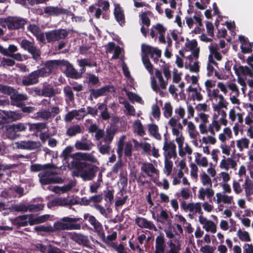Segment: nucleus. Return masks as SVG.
Returning <instances> with one entry per match:
<instances>
[{
	"instance_id": "obj_40",
	"label": "nucleus",
	"mask_w": 253,
	"mask_h": 253,
	"mask_svg": "<svg viewBox=\"0 0 253 253\" xmlns=\"http://www.w3.org/2000/svg\"><path fill=\"white\" fill-rule=\"evenodd\" d=\"M148 130L150 133L153 135L156 139L160 140L161 136L158 132V126L155 124H150L148 126Z\"/></svg>"
},
{
	"instance_id": "obj_35",
	"label": "nucleus",
	"mask_w": 253,
	"mask_h": 253,
	"mask_svg": "<svg viewBox=\"0 0 253 253\" xmlns=\"http://www.w3.org/2000/svg\"><path fill=\"white\" fill-rule=\"evenodd\" d=\"M82 129L81 126L79 125H75L70 126L67 129L66 134L70 137H72L77 134L80 133Z\"/></svg>"
},
{
	"instance_id": "obj_50",
	"label": "nucleus",
	"mask_w": 253,
	"mask_h": 253,
	"mask_svg": "<svg viewBox=\"0 0 253 253\" xmlns=\"http://www.w3.org/2000/svg\"><path fill=\"white\" fill-rule=\"evenodd\" d=\"M132 144L131 142H126L124 145V155L126 157H131L132 155Z\"/></svg>"
},
{
	"instance_id": "obj_54",
	"label": "nucleus",
	"mask_w": 253,
	"mask_h": 253,
	"mask_svg": "<svg viewBox=\"0 0 253 253\" xmlns=\"http://www.w3.org/2000/svg\"><path fill=\"white\" fill-rule=\"evenodd\" d=\"M15 64V61L12 58L3 57L0 61V65L3 67H12Z\"/></svg>"
},
{
	"instance_id": "obj_37",
	"label": "nucleus",
	"mask_w": 253,
	"mask_h": 253,
	"mask_svg": "<svg viewBox=\"0 0 253 253\" xmlns=\"http://www.w3.org/2000/svg\"><path fill=\"white\" fill-rule=\"evenodd\" d=\"M219 101L217 105L213 106V110L218 112L222 108H227L228 102H226L222 95L219 94L218 96Z\"/></svg>"
},
{
	"instance_id": "obj_24",
	"label": "nucleus",
	"mask_w": 253,
	"mask_h": 253,
	"mask_svg": "<svg viewBox=\"0 0 253 253\" xmlns=\"http://www.w3.org/2000/svg\"><path fill=\"white\" fill-rule=\"evenodd\" d=\"M141 50L144 54H146L148 56L149 55L150 53H153L158 57L161 56V50L157 47H152L150 45L142 44L141 45Z\"/></svg>"
},
{
	"instance_id": "obj_49",
	"label": "nucleus",
	"mask_w": 253,
	"mask_h": 253,
	"mask_svg": "<svg viewBox=\"0 0 253 253\" xmlns=\"http://www.w3.org/2000/svg\"><path fill=\"white\" fill-rule=\"evenodd\" d=\"M250 141L247 138H241L237 141V146L240 151H243L245 148H249Z\"/></svg>"
},
{
	"instance_id": "obj_26",
	"label": "nucleus",
	"mask_w": 253,
	"mask_h": 253,
	"mask_svg": "<svg viewBox=\"0 0 253 253\" xmlns=\"http://www.w3.org/2000/svg\"><path fill=\"white\" fill-rule=\"evenodd\" d=\"M167 29L164 27V26L160 24L157 23L155 25H153L151 30L150 35L152 38H155L156 39L157 38V35L155 33V31H157L159 35L165 34L166 32Z\"/></svg>"
},
{
	"instance_id": "obj_42",
	"label": "nucleus",
	"mask_w": 253,
	"mask_h": 253,
	"mask_svg": "<svg viewBox=\"0 0 253 253\" xmlns=\"http://www.w3.org/2000/svg\"><path fill=\"white\" fill-rule=\"evenodd\" d=\"M9 210L11 211L27 212L28 211V207L24 204H20L11 206L9 208Z\"/></svg>"
},
{
	"instance_id": "obj_28",
	"label": "nucleus",
	"mask_w": 253,
	"mask_h": 253,
	"mask_svg": "<svg viewBox=\"0 0 253 253\" xmlns=\"http://www.w3.org/2000/svg\"><path fill=\"white\" fill-rule=\"evenodd\" d=\"M39 143L33 141H21L19 144V147L23 149L34 150L39 147Z\"/></svg>"
},
{
	"instance_id": "obj_22",
	"label": "nucleus",
	"mask_w": 253,
	"mask_h": 253,
	"mask_svg": "<svg viewBox=\"0 0 253 253\" xmlns=\"http://www.w3.org/2000/svg\"><path fill=\"white\" fill-rule=\"evenodd\" d=\"M165 238L163 234H160L156 238L155 253H164L165 249Z\"/></svg>"
},
{
	"instance_id": "obj_63",
	"label": "nucleus",
	"mask_w": 253,
	"mask_h": 253,
	"mask_svg": "<svg viewBox=\"0 0 253 253\" xmlns=\"http://www.w3.org/2000/svg\"><path fill=\"white\" fill-rule=\"evenodd\" d=\"M110 144L111 143H105V144L101 145L99 148V152L102 155L109 154L111 149L110 146Z\"/></svg>"
},
{
	"instance_id": "obj_11",
	"label": "nucleus",
	"mask_w": 253,
	"mask_h": 253,
	"mask_svg": "<svg viewBox=\"0 0 253 253\" xmlns=\"http://www.w3.org/2000/svg\"><path fill=\"white\" fill-rule=\"evenodd\" d=\"M176 147V145L173 141H169L166 137L163 147L165 158H176L177 156Z\"/></svg>"
},
{
	"instance_id": "obj_38",
	"label": "nucleus",
	"mask_w": 253,
	"mask_h": 253,
	"mask_svg": "<svg viewBox=\"0 0 253 253\" xmlns=\"http://www.w3.org/2000/svg\"><path fill=\"white\" fill-rule=\"evenodd\" d=\"M22 117L21 113L17 111H7V123L20 120Z\"/></svg>"
},
{
	"instance_id": "obj_51",
	"label": "nucleus",
	"mask_w": 253,
	"mask_h": 253,
	"mask_svg": "<svg viewBox=\"0 0 253 253\" xmlns=\"http://www.w3.org/2000/svg\"><path fill=\"white\" fill-rule=\"evenodd\" d=\"M20 45L22 48L27 50L28 52L31 50V49H32L34 46H35L33 42H31L27 39L22 40Z\"/></svg>"
},
{
	"instance_id": "obj_7",
	"label": "nucleus",
	"mask_w": 253,
	"mask_h": 253,
	"mask_svg": "<svg viewBox=\"0 0 253 253\" xmlns=\"http://www.w3.org/2000/svg\"><path fill=\"white\" fill-rule=\"evenodd\" d=\"M84 220H87L89 223L93 227L94 231L97 233L101 239L105 240V232L101 223L99 222L93 215L89 213H85L84 215Z\"/></svg>"
},
{
	"instance_id": "obj_16",
	"label": "nucleus",
	"mask_w": 253,
	"mask_h": 253,
	"mask_svg": "<svg viewBox=\"0 0 253 253\" xmlns=\"http://www.w3.org/2000/svg\"><path fill=\"white\" fill-rule=\"evenodd\" d=\"M71 239L79 245L86 247H90V242L87 236L83 234L74 233L71 236Z\"/></svg>"
},
{
	"instance_id": "obj_32",
	"label": "nucleus",
	"mask_w": 253,
	"mask_h": 253,
	"mask_svg": "<svg viewBox=\"0 0 253 253\" xmlns=\"http://www.w3.org/2000/svg\"><path fill=\"white\" fill-rule=\"evenodd\" d=\"M63 92L66 101L74 102L75 97L72 87L69 85L65 86L63 88Z\"/></svg>"
},
{
	"instance_id": "obj_13",
	"label": "nucleus",
	"mask_w": 253,
	"mask_h": 253,
	"mask_svg": "<svg viewBox=\"0 0 253 253\" xmlns=\"http://www.w3.org/2000/svg\"><path fill=\"white\" fill-rule=\"evenodd\" d=\"M13 105L18 107L25 105V102L28 99V96L25 94L14 93L10 96Z\"/></svg>"
},
{
	"instance_id": "obj_43",
	"label": "nucleus",
	"mask_w": 253,
	"mask_h": 253,
	"mask_svg": "<svg viewBox=\"0 0 253 253\" xmlns=\"http://www.w3.org/2000/svg\"><path fill=\"white\" fill-rule=\"evenodd\" d=\"M67 227L65 222L62 221L60 219V221L54 222L53 226H52V231L51 232L53 233L59 230H67Z\"/></svg>"
},
{
	"instance_id": "obj_52",
	"label": "nucleus",
	"mask_w": 253,
	"mask_h": 253,
	"mask_svg": "<svg viewBox=\"0 0 253 253\" xmlns=\"http://www.w3.org/2000/svg\"><path fill=\"white\" fill-rule=\"evenodd\" d=\"M135 177L139 185L143 186L146 184L149 183V181L145 179L146 175L143 172L139 173L137 175H135Z\"/></svg>"
},
{
	"instance_id": "obj_34",
	"label": "nucleus",
	"mask_w": 253,
	"mask_h": 253,
	"mask_svg": "<svg viewBox=\"0 0 253 253\" xmlns=\"http://www.w3.org/2000/svg\"><path fill=\"white\" fill-rule=\"evenodd\" d=\"M217 198L216 203L219 204L223 202L224 204H231L233 200L232 196H229L225 194H222L221 193H217L216 194Z\"/></svg>"
},
{
	"instance_id": "obj_53",
	"label": "nucleus",
	"mask_w": 253,
	"mask_h": 253,
	"mask_svg": "<svg viewBox=\"0 0 253 253\" xmlns=\"http://www.w3.org/2000/svg\"><path fill=\"white\" fill-rule=\"evenodd\" d=\"M102 96H106L109 93L115 92V89L113 85L108 84L100 88Z\"/></svg>"
},
{
	"instance_id": "obj_56",
	"label": "nucleus",
	"mask_w": 253,
	"mask_h": 253,
	"mask_svg": "<svg viewBox=\"0 0 253 253\" xmlns=\"http://www.w3.org/2000/svg\"><path fill=\"white\" fill-rule=\"evenodd\" d=\"M201 179L203 185H209L210 187H211L212 183L211 179L205 172H203V174H201Z\"/></svg>"
},
{
	"instance_id": "obj_41",
	"label": "nucleus",
	"mask_w": 253,
	"mask_h": 253,
	"mask_svg": "<svg viewBox=\"0 0 253 253\" xmlns=\"http://www.w3.org/2000/svg\"><path fill=\"white\" fill-rule=\"evenodd\" d=\"M142 61L147 71L150 74H152L153 73V66L149 59L148 56L144 54L142 57Z\"/></svg>"
},
{
	"instance_id": "obj_39",
	"label": "nucleus",
	"mask_w": 253,
	"mask_h": 253,
	"mask_svg": "<svg viewBox=\"0 0 253 253\" xmlns=\"http://www.w3.org/2000/svg\"><path fill=\"white\" fill-rule=\"evenodd\" d=\"M245 191L247 197H249L253 194V184L252 180L247 176L245 181Z\"/></svg>"
},
{
	"instance_id": "obj_29",
	"label": "nucleus",
	"mask_w": 253,
	"mask_h": 253,
	"mask_svg": "<svg viewBox=\"0 0 253 253\" xmlns=\"http://www.w3.org/2000/svg\"><path fill=\"white\" fill-rule=\"evenodd\" d=\"M0 53L4 56L10 57L12 58L14 61H22V57L20 53H10L8 52L6 48H4L2 45L0 44Z\"/></svg>"
},
{
	"instance_id": "obj_59",
	"label": "nucleus",
	"mask_w": 253,
	"mask_h": 253,
	"mask_svg": "<svg viewBox=\"0 0 253 253\" xmlns=\"http://www.w3.org/2000/svg\"><path fill=\"white\" fill-rule=\"evenodd\" d=\"M34 230L38 232H43L46 233H51V231H52L51 225L44 226L43 225L36 226Z\"/></svg>"
},
{
	"instance_id": "obj_3",
	"label": "nucleus",
	"mask_w": 253,
	"mask_h": 253,
	"mask_svg": "<svg viewBox=\"0 0 253 253\" xmlns=\"http://www.w3.org/2000/svg\"><path fill=\"white\" fill-rule=\"evenodd\" d=\"M27 22L26 19L18 16H8L0 19V24L2 27L7 28L10 30L23 29Z\"/></svg>"
},
{
	"instance_id": "obj_62",
	"label": "nucleus",
	"mask_w": 253,
	"mask_h": 253,
	"mask_svg": "<svg viewBox=\"0 0 253 253\" xmlns=\"http://www.w3.org/2000/svg\"><path fill=\"white\" fill-rule=\"evenodd\" d=\"M28 211L31 212H36L43 210V205L41 204L30 205L28 206Z\"/></svg>"
},
{
	"instance_id": "obj_25",
	"label": "nucleus",
	"mask_w": 253,
	"mask_h": 253,
	"mask_svg": "<svg viewBox=\"0 0 253 253\" xmlns=\"http://www.w3.org/2000/svg\"><path fill=\"white\" fill-rule=\"evenodd\" d=\"M42 91V96L51 97L55 95V91L53 87L46 82L43 83Z\"/></svg>"
},
{
	"instance_id": "obj_57",
	"label": "nucleus",
	"mask_w": 253,
	"mask_h": 253,
	"mask_svg": "<svg viewBox=\"0 0 253 253\" xmlns=\"http://www.w3.org/2000/svg\"><path fill=\"white\" fill-rule=\"evenodd\" d=\"M164 114L165 117L169 118L171 116L172 113V107L169 102H166L164 105Z\"/></svg>"
},
{
	"instance_id": "obj_19",
	"label": "nucleus",
	"mask_w": 253,
	"mask_h": 253,
	"mask_svg": "<svg viewBox=\"0 0 253 253\" xmlns=\"http://www.w3.org/2000/svg\"><path fill=\"white\" fill-rule=\"evenodd\" d=\"M141 170L147 176L151 177L152 173L158 176L159 171L152 163H143L141 167Z\"/></svg>"
},
{
	"instance_id": "obj_46",
	"label": "nucleus",
	"mask_w": 253,
	"mask_h": 253,
	"mask_svg": "<svg viewBox=\"0 0 253 253\" xmlns=\"http://www.w3.org/2000/svg\"><path fill=\"white\" fill-rule=\"evenodd\" d=\"M35 115L37 119H42L44 120H48L51 117V112L45 110L37 112Z\"/></svg>"
},
{
	"instance_id": "obj_1",
	"label": "nucleus",
	"mask_w": 253,
	"mask_h": 253,
	"mask_svg": "<svg viewBox=\"0 0 253 253\" xmlns=\"http://www.w3.org/2000/svg\"><path fill=\"white\" fill-rule=\"evenodd\" d=\"M57 60H49L46 61L43 66L40 69L35 70L25 76L22 79V84L24 86H30L39 83L40 77H47L52 73L56 65H59Z\"/></svg>"
},
{
	"instance_id": "obj_44",
	"label": "nucleus",
	"mask_w": 253,
	"mask_h": 253,
	"mask_svg": "<svg viewBox=\"0 0 253 253\" xmlns=\"http://www.w3.org/2000/svg\"><path fill=\"white\" fill-rule=\"evenodd\" d=\"M52 166L51 164H47L43 165H42L40 164H33L31 166L30 169L31 170L34 172L37 171H42L44 169H47V168H50Z\"/></svg>"
},
{
	"instance_id": "obj_15",
	"label": "nucleus",
	"mask_w": 253,
	"mask_h": 253,
	"mask_svg": "<svg viewBox=\"0 0 253 253\" xmlns=\"http://www.w3.org/2000/svg\"><path fill=\"white\" fill-rule=\"evenodd\" d=\"M117 132V128L115 124H110L106 129L105 137L103 139V142L105 143H111Z\"/></svg>"
},
{
	"instance_id": "obj_27",
	"label": "nucleus",
	"mask_w": 253,
	"mask_h": 253,
	"mask_svg": "<svg viewBox=\"0 0 253 253\" xmlns=\"http://www.w3.org/2000/svg\"><path fill=\"white\" fill-rule=\"evenodd\" d=\"M27 125L29 126L30 131L34 132H42L47 127V125L45 123H37Z\"/></svg>"
},
{
	"instance_id": "obj_17",
	"label": "nucleus",
	"mask_w": 253,
	"mask_h": 253,
	"mask_svg": "<svg viewBox=\"0 0 253 253\" xmlns=\"http://www.w3.org/2000/svg\"><path fill=\"white\" fill-rule=\"evenodd\" d=\"M11 222L17 229L21 227H25L27 224V214H24L18 216L13 219H11Z\"/></svg>"
},
{
	"instance_id": "obj_4",
	"label": "nucleus",
	"mask_w": 253,
	"mask_h": 253,
	"mask_svg": "<svg viewBox=\"0 0 253 253\" xmlns=\"http://www.w3.org/2000/svg\"><path fill=\"white\" fill-rule=\"evenodd\" d=\"M53 167V166L52 165L50 168H47L38 174L40 182L42 185L59 183L62 182L61 177L55 176L57 173L52 169Z\"/></svg>"
},
{
	"instance_id": "obj_20",
	"label": "nucleus",
	"mask_w": 253,
	"mask_h": 253,
	"mask_svg": "<svg viewBox=\"0 0 253 253\" xmlns=\"http://www.w3.org/2000/svg\"><path fill=\"white\" fill-rule=\"evenodd\" d=\"M114 16L116 20L119 23L120 26H123L125 23V16L124 11L119 5L115 7Z\"/></svg>"
},
{
	"instance_id": "obj_45",
	"label": "nucleus",
	"mask_w": 253,
	"mask_h": 253,
	"mask_svg": "<svg viewBox=\"0 0 253 253\" xmlns=\"http://www.w3.org/2000/svg\"><path fill=\"white\" fill-rule=\"evenodd\" d=\"M170 159L171 158H165L164 172L167 176L170 175L172 171L173 163L170 160Z\"/></svg>"
},
{
	"instance_id": "obj_36",
	"label": "nucleus",
	"mask_w": 253,
	"mask_h": 253,
	"mask_svg": "<svg viewBox=\"0 0 253 253\" xmlns=\"http://www.w3.org/2000/svg\"><path fill=\"white\" fill-rule=\"evenodd\" d=\"M97 6V5L96 4H92L89 6L87 10V12L89 14H93L96 19H99L102 14V10Z\"/></svg>"
},
{
	"instance_id": "obj_31",
	"label": "nucleus",
	"mask_w": 253,
	"mask_h": 253,
	"mask_svg": "<svg viewBox=\"0 0 253 253\" xmlns=\"http://www.w3.org/2000/svg\"><path fill=\"white\" fill-rule=\"evenodd\" d=\"M216 119L217 116H214L211 123L208 126V130L212 135L215 134L214 128L216 131H218L221 128V126Z\"/></svg>"
},
{
	"instance_id": "obj_9",
	"label": "nucleus",
	"mask_w": 253,
	"mask_h": 253,
	"mask_svg": "<svg viewBox=\"0 0 253 253\" xmlns=\"http://www.w3.org/2000/svg\"><path fill=\"white\" fill-rule=\"evenodd\" d=\"M126 138L125 135H123L120 138L117 143V153L120 160L113 166L112 169V171L113 173H117L119 170L123 167V162L121 158L123 155V149L124 145V139Z\"/></svg>"
},
{
	"instance_id": "obj_55",
	"label": "nucleus",
	"mask_w": 253,
	"mask_h": 253,
	"mask_svg": "<svg viewBox=\"0 0 253 253\" xmlns=\"http://www.w3.org/2000/svg\"><path fill=\"white\" fill-rule=\"evenodd\" d=\"M203 228L207 231H211L214 233L216 231V226L215 223L211 220H209L205 225H204Z\"/></svg>"
},
{
	"instance_id": "obj_5",
	"label": "nucleus",
	"mask_w": 253,
	"mask_h": 253,
	"mask_svg": "<svg viewBox=\"0 0 253 253\" xmlns=\"http://www.w3.org/2000/svg\"><path fill=\"white\" fill-rule=\"evenodd\" d=\"M27 126V124L20 123L16 124L7 125L4 126V128L7 137L13 140L20 135V132L25 131Z\"/></svg>"
},
{
	"instance_id": "obj_61",
	"label": "nucleus",
	"mask_w": 253,
	"mask_h": 253,
	"mask_svg": "<svg viewBox=\"0 0 253 253\" xmlns=\"http://www.w3.org/2000/svg\"><path fill=\"white\" fill-rule=\"evenodd\" d=\"M31 50L29 51L30 53L32 55V58L35 60H38L41 55V51L36 46H34Z\"/></svg>"
},
{
	"instance_id": "obj_47",
	"label": "nucleus",
	"mask_w": 253,
	"mask_h": 253,
	"mask_svg": "<svg viewBox=\"0 0 253 253\" xmlns=\"http://www.w3.org/2000/svg\"><path fill=\"white\" fill-rule=\"evenodd\" d=\"M237 235L242 241L250 242L251 241L249 233L246 231H242L239 229L237 231Z\"/></svg>"
},
{
	"instance_id": "obj_60",
	"label": "nucleus",
	"mask_w": 253,
	"mask_h": 253,
	"mask_svg": "<svg viewBox=\"0 0 253 253\" xmlns=\"http://www.w3.org/2000/svg\"><path fill=\"white\" fill-rule=\"evenodd\" d=\"M160 61L163 63V65L161 66V67L162 68L164 76L167 79H168L171 76L169 71V64H166L165 62L162 61V60H161Z\"/></svg>"
},
{
	"instance_id": "obj_58",
	"label": "nucleus",
	"mask_w": 253,
	"mask_h": 253,
	"mask_svg": "<svg viewBox=\"0 0 253 253\" xmlns=\"http://www.w3.org/2000/svg\"><path fill=\"white\" fill-rule=\"evenodd\" d=\"M90 92L88 99L92 100L93 98L97 99L100 96H102L100 88L98 89H91L89 90Z\"/></svg>"
},
{
	"instance_id": "obj_33",
	"label": "nucleus",
	"mask_w": 253,
	"mask_h": 253,
	"mask_svg": "<svg viewBox=\"0 0 253 253\" xmlns=\"http://www.w3.org/2000/svg\"><path fill=\"white\" fill-rule=\"evenodd\" d=\"M75 155L78 156L79 159L82 160L87 161L91 163H95L96 162V158L92 154L77 152Z\"/></svg>"
},
{
	"instance_id": "obj_18",
	"label": "nucleus",
	"mask_w": 253,
	"mask_h": 253,
	"mask_svg": "<svg viewBox=\"0 0 253 253\" xmlns=\"http://www.w3.org/2000/svg\"><path fill=\"white\" fill-rule=\"evenodd\" d=\"M93 146L94 144L90 140H77L75 144V147L78 150L89 151Z\"/></svg>"
},
{
	"instance_id": "obj_64",
	"label": "nucleus",
	"mask_w": 253,
	"mask_h": 253,
	"mask_svg": "<svg viewBox=\"0 0 253 253\" xmlns=\"http://www.w3.org/2000/svg\"><path fill=\"white\" fill-rule=\"evenodd\" d=\"M169 246L170 249L167 253H179V247L172 243V241H169Z\"/></svg>"
},
{
	"instance_id": "obj_14",
	"label": "nucleus",
	"mask_w": 253,
	"mask_h": 253,
	"mask_svg": "<svg viewBox=\"0 0 253 253\" xmlns=\"http://www.w3.org/2000/svg\"><path fill=\"white\" fill-rule=\"evenodd\" d=\"M49 217L48 214L35 217L32 214H27V224L31 226L45 222Z\"/></svg>"
},
{
	"instance_id": "obj_8",
	"label": "nucleus",
	"mask_w": 253,
	"mask_h": 253,
	"mask_svg": "<svg viewBox=\"0 0 253 253\" xmlns=\"http://www.w3.org/2000/svg\"><path fill=\"white\" fill-rule=\"evenodd\" d=\"M44 13L50 16H59L61 15L71 16L73 13L68 9L60 6H48L43 7Z\"/></svg>"
},
{
	"instance_id": "obj_2",
	"label": "nucleus",
	"mask_w": 253,
	"mask_h": 253,
	"mask_svg": "<svg viewBox=\"0 0 253 253\" xmlns=\"http://www.w3.org/2000/svg\"><path fill=\"white\" fill-rule=\"evenodd\" d=\"M71 163L72 167L77 170L74 171V175L81 177L84 181L92 180L99 170L97 166L78 160H73Z\"/></svg>"
},
{
	"instance_id": "obj_23",
	"label": "nucleus",
	"mask_w": 253,
	"mask_h": 253,
	"mask_svg": "<svg viewBox=\"0 0 253 253\" xmlns=\"http://www.w3.org/2000/svg\"><path fill=\"white\" fill-rule=\"evenodd\" d=\"M237 163L235 160L231 158H226L224 156H223V159L220 164V168L227 170L229 169V168L235 169Z\"/></svg>"
},
{
	"instance_id": "obj_21",
	"label": "nucleus",
	"mask_w": 253,
	"mask_h": 253,
	"mask_svg": "<svg viewBox=\"0 0 253 253\" xmlns=\"http://www.w3.org/2000/svg\"><path fill=\"white\" fill-rule=\"evenodd\" d=\"M135 222L141 228H145L152 230L155 228V225L151 221H148L144 217H137L135 219Z\"/></svg>"
},
{
	"instance_id": "obj_6",
	"label": "nucleus",
	"mask_w": 253,
	"mask_h": 253,
	"mask_svg": "<svg viewBox=\"0 0 253 253\" xmlns=\"http://www.w3.org/2000/svg\"><path fill=\"white\" fill-rule=\"evenodd\" d=\"M69 35V32L65 29H58L45 32V36L48 43L59 41L66 39Z\"/></svg>"
},
{
	"instance_id": "obj_48",
	"label": "nucleus",
	"mask_w": 253,
	"mask_h": 253,
	"mask_svg": "<svg viewBox=\"0 0 253 253\" xmlns=\"http://www.w3.org/2000/svg\"><path fill=\"white\" fill-rule=\"evenodd\" d=\"M36 249L42 253H49L52 245H44L42 243H38L36 245Z\"/></svg>"
},
{
	"instance_id": "obj_30",
	"label": "nucleus",
	"mask_w": 253,
	"mask_h": 253,
	"mask_svg": "<svg viewBox=\"0 0 253 253\" xmlns=\"http://www.w3.org/2000/svg\"><path fill=\"white\" fill-rule=\"evenodd\" d=\"M233 69L237 76L242 75L244 76L249 75L252 74V71L247 66H240L238 68L235 65L233 66Z\"/></svg>"
},
{
	"instance_id": "obj_10",
	"label": "nucleus",
	"mask_w": 253,
	"mask_h": 253,
	"mask_svg": "<svg viewBox=\"0 0 253 253\" xmlns=\"http://www.w3.org/2000/svg\"><path fill=\"white\" fill-rule=\"evenodd\" d=\"M59 61L58 65L65 67L64 73L67 77L74 79H79L82 77V74L78 72L68 61L64 60L62 61Z\"/></svg>"
},
{
	"instance_id": "obj_12",
	"label": "nucleus",
	"mask_w": 253,
	"mask_h": 253,
	"mask_svg": "<svg viewBox=\"0 0 253 253\" xmlns=\"http://www.w3.org/2000/svg\"><path fill=\"white\" fill-rule=\"evenodd\" d=\"M62 221L65 222L66 226H68V230H80L83 223L82 218L70 217L68 216L64 217L61 218Z\"/></svg>"
}]
</instances>
